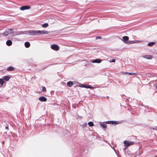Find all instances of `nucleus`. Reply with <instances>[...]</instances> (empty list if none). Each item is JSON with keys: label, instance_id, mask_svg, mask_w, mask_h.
Segmentation results:
<instances>
[{"label": "nucleus", "instance_id": "20e7f679", "mask_svg": "<svg viewBox=\"0 0 157 157\" xmlns=\"http://www.w3.org/2000/svg\"><path fill=\"white\" fill-rule=\"evenodd\" d=\"M37 35L39 34H47L49 32L46 30H37Z\"/></svg>", "mask_w": 157, "mask_h": 157}, {"label": "nucleus", "instance_id": "f3484780", "mask_svg": "<svg viewBox=\"0 0 157 157\" xmlns=\"http://www.w3.org/2000/svg\"><path fill=\"white\" fill-rule=\"evenodd\" d=\"M106 123L107 124H118V123H117L116 122H115V121H108L106 122Z\"/></svg>", "mask_w": 157, "mask_h": 157}, {"label": "nucleus", "instance_id": "6ab92c4d", "mask_svg": "<svg viewBox=\"0 0 157 157\" xmlns=\"http://www.w3.org/2000/svg\"><path fill=\"white\" fill-rule=\"evenodd\" d=\"M42 26L43 27L45 28L48 27V24L47 23H46L42 25Z\"/></svg>", "mask_w": 157, "mask_h": 157}, {"label": "nucleus", "instance_id": "39448f33", "mask_svg": "<svg viewBox=\"0 0 157 157\" xmlns=\"http://www.w3.org/2000/svg\"><path fill=\"white\" fill-rule=\"evenodd\" d=\"M13 29H8L7 31L4 32L3 33V35L4 36H6L8 35L9 33H13Z\"/></svg>", "mask_w": 157, "mask_h": 157}, {"label": "nucleus", "instance_id": "ddd939ff", "mask_svg": "<svg viewBox=\"0 0 157 157\" xmlns=\"http://www.w3.org/2000/svg\"><path fill=\"white\" fill-rule=\"evenodd\" d=\"M5 82L2 78L0 79V87L2 86L4 83Z\"/></svg>", "mask_w": 157, "mask_h": 157}, {"label": "nucleus", "instance_id": "dca6fc26", "mask_svg": "<svg viewBox=\"0 0 157 157\" xmlns=\"http://www.w3.org/2000/svg\"><path fill=\"white\" fill-rule=\"evenodd\" d=\"M25 46L27 48H28L30 47V44L28 42H26L25 43Z\"/></svg>", "mask_w": 157, "mask_h": 157}, {"label": "nucleus", "instance_id": "f8f14e48", "mask_svg": "<svg viewBox=\"0 0 157 157\" xmlns=\"http://www.w3.org/2000/svg\"><path fill=\"white\" fill-rule=\"evenodd\" d=\"M10 77L9 76H6L3 77V79L6 81H8L9 80Z\"/></svg>", "mask_w": 157, "mask_h": 157}, {"label": "nucleus", "instance_id": "72a5a7b5", "mask_svg": "<svg viewBox=\"0 0 157 157\" xmlns=\"http://www.w3.org/2000/svg\"><path fill=\"white\" fill-rule=\"evenodd\" d=\"M87 125V124H84V126H86Z\"/></svg>", "mask_w": 157, "mask_h": 157}, {"label": "nucleus", "instance_id": "7c9ffc66", "mask_svg": "<svg viewBox=\"0 0 157 157\" xmlns=\"http://www.w3.org/2000/svg\"><path fill=\"white\" fill-rule=\"evenodd\" d=\"M5 129H6V130H9V128H8V126H6L5 127Z\"/></svg>", "mask_w": 157, "mask_h": 157}, {"label": "nucleus", "instance_id": "f704fd0d", "mask_svg": "<svg viewBox=\"0 0 157 157\" xmlns=\"http://www.w3.org/2000/svg\"><path fill=\"white\" fill-rule=\"evenodd\" d=\"M156 88L157 89V87Z\"/></svg>", "mask_w": 157, "mask_h": 157}, {"label": "nucleus", "instance_id": "a878e982", "mask_svg": "<svg viewBox=\"0 0 157 157\" xmlns=\"http://www.w3.org/2000/svg\"><path fill=\"white\" fill-rule=\"evenodd\" d=\"M133 43H139V42H140V41L139 40H133Z\"/></svg>", "mask_w": 157, "mask_h": 157}, {"label": "nucleus", "instance_id": "6e6552de", "mask_svg": "<svg viewBox=\"0 0 157 157\" xmlns=\"http://www.w3.org/2000/svg\"><path fill=\"white\" fill-rule=\"evenodd\" d=\"M101 62V60L100 59H96L92 60V63H100Z\"/></svg>", "mask_w": 157, "mask_h": 157}, {"label": "nucleus", "instance_id": "9d476101", "mask_svg": "<svg viewBox=\"0 0 157 157\" xmlns=\"http://www.w3.org/2000/svg\"><path fill=\"white\" fill-rule=\"evenodd\" d=\"M122 38L124 42L125 43H127V41L128 40V37L127 36H124Z\"/></svg>", "mask_w": 157, "mask_h": 157}, {"label": "nucleus", "instance_id": "c756f323", "mask_svg": "<svg viewBox=\"0 0 157 157\" xmlns=\"http://www.w3.org/2000/svg\"><path fill=\"white\" fill-rule=\"evenodd\" d=\"M153 129L155 130H157V126H156L155 127L153 128Z\"/></svg>", "mask_w": 157, "mask_h": 157}, {"label": "nucleus", "instance_id": "423d86ee", "mask_svg": "<svg viewBox=\"0 0 157 157\" xmlns=\"http://www.w3.org/2000/svg\"><path fill=\"white\" fill-rule=\"evenodd\" d=\"M30 8V7L29 6H24L21 7L20 8V10H25L29 9Z\"/></svg>", "mask_w": 157, "mask_h": 157}, {"label": "nucleus", "instance_id": "5701e85b", "mask_svg": "<svg viewBox=\"0 0 157 157\" xmlns=\"http://www.w3.org/2000/svg\"><path fill=\"white\" fill-rule=\"evenodd\" d=\"M101 125L102 127L104 128H105L107 127L106 125L105 124H101Z\"/></svg>", "mask_w": 157, "mask_h": 157}, {"label": "nucleus", "instance_id": "393cba45", "mask_svg": "<svg viewBox=\"0 0 157 157\" xmlns=\"http://www.w3.org/2000/svg\"><path fill=\"white\" fill-rule=\"evenodd\" d=\"M79 85L78 86H79L80 87H83V84H80L79 83Z\"/></svg>", "mask_w": 157, "mask_h": 157}, {"label": "nucleus", "instance_id": "4468645a", "mask_svg": "<svg viewBox=\"0 0 157 157\" xmlns=\"http://www.w3.org/2000/svg\"><path fill=\"white\" fill-rule=\"evenodd\" d=\"M73 82L71 81L68 82L67 83V85L69 87H71L73 85Z\"/></svg>", "mask_w": 157, "mask_h": 157}, {"label": "nucleus", "instance_id": "4be33fe9", "mask_svg": "<svg viewBox=\"0 0 157 157\" xmlns=\"http://www.w3.org/2000/svg\"><path fill=\"white\" fill-rule=\"evenodd\" d=\"M28 33V32L26 31H21L20 32V34H27Z\"/></svg>", "mask_w": 157, "mask_h": 157}, {"label": "nucleus", "instance_id": "1a4fd4ad", "mask_svg": "<svg viewBox=\"0 0 157 157\" xmlns=\"http://www.w3.org/2000/svg\"><path fill=\"white\" fill-rule=\"evenodd\" d=\"M143 57L149 59H151L152 58V56L151 55H145L143 56Z\"/></svg>", "mask_w": 157, "mask_h": 157}, {"label": "nucleus", "instance_id": "f257e3e1", "mask_svg": "<svg viewBox=\"0 0 157 157\" xmlns=\"http://www.w3.org/2000/svg\"><path fill=\"white\" fill-rule=\"evenodd\" d=\"M51 48L52 49L56 51H58L60 48L59 46L57 44L52 45Z\"/></svg>", "mask_w": 157, "mask_h": 157}, {"label": "nucleus", "instance_id": "2f4dec72", "mask_svg": "<svg viewBox=\"0 0 157 157\" xmlns=\"http://www.w3.org/2000/svg\"><path fill=\"white\" fill-rule=\"evenodd\" d=\"M128 72H122V73L123 74H128Z\"/></svg>", "mask_w": 157, "mask_h": 157}, {"label": "nucleus", "instance_id": "0eeeda50", "mask_svg": "<svg viewBox=\"0 0 157 157\" xmlns=\"http://www.w3.org/2000/svg\"><path fill=\"white\" fill-rule=\"evenodd\" d=\"M39 100L41 101H46L47 98L44 97L42 96L39 98Z\"/></svg>", "mask_w": 157, "mask_h": 157}, {"label": "nucleus", "instance_id": "cd10ccee", "mask_svg": "<svg viewBox=\"0 0 157 157\" xmlns=\"http://www.w3.org/2000/svg\"><path fill=\"white\" fill-rule=\"evenodd\" d=\"M133 40H132V41H129L128 42V43L129 44H133Z\"/></svg>", "mask_w": 157, "mask_h": 157}, {"label": "nucleus", "instance_id": "bb28decb", "mask_svg": "<svg viewBox=\"0 0 157 157\" xmlns=\"http://www.w3.org/2000/svg\"><path fill=\"white\" fill-rule=\"evenodd\" d=\"M115 62V60L114 59H112L111 61H110V62Z\"/></svg>", "mask_w": 157, "mask_h": 157}, {"label": "nucleus", "instance_id": "f03ea898", "mask_svg": "<svg viewBox=\"0 0 157 157\" xmlns=\"http://www.w3.org/2000/svg\"><path fill=\"white\" fill-rule=\"evenodd\" d=\"M124 145L125 146L128 147L130 145L133 144H134V142L131 141L129 142L127 141H124Z\"/></svg>", "mask_w": 157, "mask_h": 157}, {"label": "nucleus", "instance_id": "a211bd4d", "mask_svg": "<svg viewBox=\"0 0 157 157\" xmlns=\"http://www.w3.org/2000/svg\"><path fill=\"white\" fill-rule=\"evenodd\" d=\"M14 67L11 66L9 67L7 69V70L8 71H12L14 70Z\"/></svg>", "mask_w": 157, "mask_h": 157}, {"label": "nucleus", "instance_id": "b1692460", "mask_svg": "<svg viewBox=\"0 0 157 157\" xmlns=\"http://www.w3.org/2000/svg\"><path fill=\"white\" fill-rule=\"evenodd\" d=\"M128 74L129 75H137V74L136 73H129L128 72Z\"/></svg>", "mask_w": 157, "mask_h": 157}, {"label": "nucleus", "instance_id": "473e14b6", "mask_svg": "<svg viewBox=\"0 0 157 157\" xmlns=\"http://www.w3.org/2000/svg\"><path fill=\"white\" fill-rule=\"evenodd\" d=\"M101 38V37L100 36H97L96 37V39H98V38Z\"/></svg>", "mask_w": 157, "mask_h": 157}, {"label": "nucleus", "instance_id": "7ed1b4c3", "mask_svg": "<svg viewBox=\"0 0 157 157\" xmlns=\"http://www.w3.org/2000/svg\"><path fill=\"white\" fill-rule=\"evenodd\" d=\"M29 33L30 35H37V30H30L29 31Z\"/></svg>", "mask_w": 157, "mask_h": 157}, {"label": "nucleus", "instance_id": "2eb2a0df", "mask_svg": "<svg viewBox=\"0 0 157 157\" xmlns=\"http://www.w3.org/2000/svg\"><path fill=\"white\" fill-rule=\"evenodd\" d=\"M12 42L10 40H8L6 42V44L9 46L12 45Z\"/></svg>", "mask_w": 157, "mask_h": 157}, {"label": "nucleus", "instance_id": "aec40b11", "mask_svg": "<svg viewBox=\"0 0 157 157\" xmlns=\"http://www.w3.org/2000/svg\"><path fill=\"white\" fill-rule=\"evenodd\" d=\"M88 124L90 127H92L94 125L92 121L89 122L88 123Z\"/></svg>", "mask_w": 157, "mask_h": 157}, {"label": "nucleus", "instance_id": "412c9836", "mask_svg": "<svg viewBox=\"0 0 157 157\" xmlns=\"http://www.w3.org/2000/svg\"><path fill=\"white\" fill-rule=\"evenodd\" d=\"M155 44V43L154 42H152L149 43L147 45L149 46H153L154 44Z\"/></svg>", "mask_w": 157, "mask_h": 157}, {"label": "nucleus", "instance_id": "9b49d317", "mask_svg": "<svg viewBox=\"0 0 157 157\" xmlns=\"http://www.w3.org/2000/svg\"><path fill=\"white\" fill-rule=\"evenodd\" d=\"M83 87L86 88H90L91 89H92L94 88V87L91 86L90 85H85L84 84H83Z\"/></svg>", "mask_w": 157, "mask_h": 157}, {"label": "nucleus", "instance_id": "c85d7f7f", "mask_svg": "<svg viewBox=\"0 0 157 157\" xmlns=\"http://www.w3.org/2000/svg\"><path fill=\"white\" fill-rule=\"evenodd\" d=\"M46 90V88L45 87H44L42 88V91H44Z\"/></svg>", "mask_w": 157, "mask_h": 157}]
</instances>
